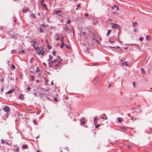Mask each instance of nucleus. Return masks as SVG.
Here are the masks:
<instances>
[{
	"mask_svg": "<svg viewBox=\"0 0 152 152\" xmlns=\"http://www.w3.org/2000/svg\"><path fill=\"white\" fill-rule=\"evenodd\" d=\"M11 67L13 69L15 68V66L13 64H12Z\"/></svg>",
	"mask_w": 152,
	"mask_h": 152,
	"instance_id": "nucleus-23",
	"label": "nucleus"
},
{
	"mask_svg": "<svg viewBox=\"0 0 152 152\" xmlns=\"http://www.w3.org/2000/svg\"><path fill=\"white\" fill-rule=\"evenodd\" d=\"M139 39L140 41H142L143 40V39L142 38L140 37L139 38Z\"/></svg>",
	"mask_w": 152,
	"mask_h": 152,
	"instance_id": "nucleus-33",
	"label": "nucleus"
},
{
	"mask_svg": "<svg viewBox=\"0 0 152 152\" xmlns=\"http://www.w3.org/2000/svg\"><path fill=\"white\" fill-rule=\"evenodd\" d=\"M104 119L106 120H107L108 119V118L107 117H106L105 118H104Z\"/></svg>",
	"mask_w": 152,
	"mask_h": 152,
	"instance_id": "nucleus-55",
	"label": "nucleus"
},
{
	"mask_svg": "<svg viewBox=\"0 0 152 152\" xmlns=\"http://www.w3.org/2000/svg\"><path fill=\"white\" fill-rule=\"evenodd\" d=\"M59 65V64H57L56 65H55V66L56 67H58Z\"/></svg>",
	"mask_w": 152,
	"mask_h": 152,
	"instance_id": "nucleus-43",
	"label": "nucleus"
},
{
	"mask_svg": "<svg viewBox=\"0 0 152 152\" xmlns=\"http://www.w3.org/2000/svg\"><path fill=\"white\" fill-rule=\"evenodd\" d=\"M146 39L147 40H148L149 39V36H147L146 37Z\"/></svg>",
	"mask_w": 152,
	"mask_h": 152,
	"instance_id": "nucleus-34",
	"label": "nucleus"
},
{
	"mask_svg": "<svg viewBox=\"0 0 152 152\" xmlns=\"http://www.w3.org/2000/svg\"><path fill=\"white\" fill-rule=\"evenodd\" d=\"M1 142H2V143H4V140H3V139H2L1 140Z\"/></svg>",
	"mask_w": 152,
	"mask_h": 152,
	"instance_id": "nucleus-46",
	"label": "nucleus"
},
{
	"mask_svg": "<svg viewBox=\"0 0 152 152\" xmlns=\"http://www.w3.org/2000/svg\"><path fill=\"white\" fill-rule=\"evenodd\" d=\"M14 91V90L13 89L11 90L8 91H7L6 93V94H11L13 91Z\"/></svg>",
	"mask_w": 152,
	"mask_h": 152,
	"instance_id": "nucleus-7",
	"label": "nucleus"
},
{
	"mask_svg": "<svg viewBox=\"0 0 152 152\" xmlns=\"http://www.w3.org/2000/svg\"><path fill=\"white\" fill-rule=\"evenodd\" d=\"M111 30H108L107 34V35L108 36L111 33Z\"/></svg>",
	"mask_w": 152,
	"mask_h": 152,
	"instance_id": "nucleus-17",
	"label": "nucleus"
},
{
	"mask_svg": "<svg viewBox=\"0 0 152 152\" xmlns=\"http://www.w3.org/2000/svg\"><path fill=\"white\" fill-rule=\"evenodd\" d=\"M84 15L86 17H88V14H85Z\"/></svg>",
	"mask_w": 152,
	"mask_h": 152,
	"instance_id": "nucleus-45",
	"label": "nucleus"
},
{
	"mask_svg": "<svg viewBox=\"0 0 152 152\" xmlns=\"http://www.w3.org/2000/svg\"><path fill=\"white\" fill-rule=\"evenodd\" d=\"M100 118L101 119H104V118L103 117H102V116H101L100 117Z\"/></svg>",
	"mask_w": 152,
	"mask_h": 152,
	"instance_id": "nucleus-52",
	"label": "nucleus"
},
{
	"mask_svg": "<svg viewBox=\"0 0 152 152\" xmlns=\"http://www.w3.org/2000/svg\"><path fill=\"white\" fill-rule=\"evenodd\" d=\"M31 80L32 81H33L34 80V76H31Z\"/></svg>",
	"mask_w": 152,
	"mask_h": 152,
	"instance_id": "nucleus-24",
	"label": "nucleus"
},
{
	"mask_svg": "<svg viewBox=\"0 0 152 152\" xmlns=\"http://www.w3.org/2000/svg\"><path fill=\"white\" fill-rule=\"evenodd\" d=\"M34 48L35 50L37 51L39 54H40V53H42V50H43L42 47H40V48H39V47H37V48H35V47H34Z\"/></svg>",
	"mask_w": 152,
	"mask_h": 152,
	"instance_id": "nucleus-1",
	"label": "nucleus"
},
{
	"mask_svg": "<svg viewBox=\"0 0 152 152\" xmlns=\"http://www.w3.org/2000/svg\"><path fill=\"white\" fill-rule=\"evenodd\" d=\"M28 9H26L25 10H23V12H24V13H26V12H27V11H28Z\"/></svg>",
	"mask_w": 152,
	"mask_h": 152,
	"instance_id": "nucleus-18",
	"label": "nucleus"
},
{
	"mask_svg": "<svg viewBox=\"0 0 152 152\" xmlns=\"http://www.w3.org/2000/svg\"><path fill=\"white\" fill-rule=\"evenodd\" d=\"M22 148H24V149L28 148V146L27 145H24L23 146Z\"/></svg>",
	"mask_w": 152,
	"mask_h": 152,
	"instance_id": "nucleus-16",
	"label": "nucleus"
},
{
	"mask_svg": "<svg viewBox=\"0 0 152 152\" xmlns=\"http://www.w3.org/2000/svg\"><path fill=\"white\" fill-rule=\"evenodd\" d=\"M45 1L44 0H41V4H43V3Z\"/></svg>",
	"mask_w": 152,
	"mask_h": 152,
	"instance_id": "nucleus-28",
	"label": "nucleus"
},
{
	"mask_svg": "<svg viewBox=\"0 0 152 152\" xmlns=\"http://www.w3.org/2000/svg\"><path fill=\"white\" fill-rule=\"evenodd\" d=\"M21 53H25V51L24 50H22L21 52H20Z\"/></svg>",
	"mask_w": 152,
	"mask_h": 152,
	"instance_id": "nucleus-41",
	"label": "nucleus"
},
{
	"mask_svg": "<svg viewBox=\"0 0 152 152\" xmlns=\"http://www.w3.org/2000/svg\"><path fill=\"white\" fill-rule=\"evenodd\" d=\"M60 39V38H59L58 37L57 39H56V40L57 41L58 40H59Z\"/></svg>",
	"mask_w": 152,
	"mask_h": 152,
	"instance_id": "nucleus-42",
	"label": "nucleus"
},
{
	"mask_svg": "<svg viewBox=\"0 0 152 152\" xmlns=\"http://www.w3.org/2000/svg\"><path fill=\"white\" fill-rule=\"evenodd\" d=\"M123 64L125 65L126 66H128L129 65V64L126 61L124 62V63H123Z\"/></svg>",
	"mask_w": 152,
	"mask_h": 152,
	"instance_id": "nucleus-13",
	"label": "nucleus"
},
{
	"mask_svg": "<svg viewBox=\"0 0 152 152\" xmlns=\"http://www.w3.org/2000/svg\"><path fill=\"white\" fill-rule=\"evenodd\" d=\"M61 11L60 10H55L54 11V13L55 14H56L57 13L61 12Z\"/></svg>",
	"mask_w": 152,
	"mask_h": 152,
	"instance_id": "nucleus-11",
	"label": "nucleus"
},
{
	"mask_svg": "<svg viewBox=\"0 0 152 152\" xmlns=\"http://www.w3.org/2000/svg\"><path fill=\"white\" fill-rule=\"evenodd\" d=\"M86 122L85 121H82V122L81 124L82 125H84L85 123H86Z\"/></svg>",
	"mask_w": 152,
	"mask_h": 152,
	"instance_id": "nucleus-22",
	"label": "nucleus"
},
{
	"mask_svg": "<svg viewBox=\"0 0 152 152\" xmlns=\"http://www.w3.org/2000/svg\"><path fill=\"white\" fill-rule=\"evenodd\" d=\"M10 109L9 107L7 106H5L3 110H4L7 113H8Z\"/></svg>",
	"mask_w": 152,
	"mask_h": 152,
	"instance_id": "nucleus-3",
	"label": "nucleus"
},
{
	"mask_svg": "<svg viewBox=\"0 0 152 152\" xmlns=\"http://www.w3.org/2000/svg\"><path fill=\"white\" fill-rule=\"evenodd\" d=\"M41 5L43 7L45 8H47V6L45 4H41Z\"/></svg>",
	"mask_w": 152,
	"mask_h": 152,
	"instance_id": "nucleus-12",
	"label": "nucleus"
},
{
	"mask_svg": "<svg viewBox=\"0 0 152 152\" xmlns=\"http://www.w3.org/2000/svg\"><path fill=\"white\" fill-rule=\"evenodd\" d=\"M48 80L46 79L45 80V82L46 83L48 82Z\"/></svg>",
	"mask_w": 152,
	"mask_h": 152,
	"instance_id": "nucleus-56",
	"label": "nucleus"
},
{
	"mask_svg": "<svg viewBox=\"0 0 152 152\" xmlns=\"http://www.w3.org/2000/svg\"><path fill=\"white\" fill-rule=\"evenodd\" d=\"M31 89V88H30L29 87H28L27 88V90L28 91H30V90Z\"/></svg>",
	"mask_w": 152,
	"mask_h": 152,
	"instance_id": "nucleus-32",
	"label": "nucleus"
},
{
	"mask_svg": "<svg viewBox=\"0 0 152 152\" xmlns=\"http://www.w3.org/2000/svg\"><path fill=\"white\" fill-rule=\"evenodd\" d=\"M37 151V152H40V151L39 150H38Z\"/></svg>",
	"mask_w": 152,
	"mask_h": 152,
	"instance_id": "nucleus-64",
	"label": "nucleus"
},
{
	"mask_svg": "<svg viewBox=\"0 0 152 152\" xmlns=\"http://www.w3.org/2000/svg\"><path fill=\"white\" fill-rule=\"evenodd\" d=\"M97 117L96 116L94 119V124H96L97 123Z\"/></svg>",
	"mask_w": 152,
	"mask_h": 152,
	"instance_id": "nucleus-8",
	"label": "nucleus"
},
{
	"mask_svg": "<svg viewBox=\"0 0 152 152\" xmlns=\"http://www.w3.org/2000/svg\"><path fill=\"white\" fill-rule=\"evenodd\" d=\"M30 16L31 17H32L33 18H35V15L34 14H31V15Z\"/></svg>",
	"mask_w": 152,
	"mask_h": 152,
	"instance_id": "nucleus-26",
	"label": "nucleus"
},
{
	"mask_svg": "<svg viewBox=\"0 0 152 152\" xmlns=\"http://www.w3.org/2000/svg\"><path fill=\"white\" fill-rule=\"evenodd\" d=\"M49 58L48 60V61H50V60H52V59H53L52 56H51V55H49Z\"/></svg>",
	"mask_w": 152,
	"mask_h": 152,
	"instance_id": "nucleus-10",
	"label": "nucleus"
},
{
	"mask_svg": "<svg viewBox=\"0 0 152 152\" xmlns=\"http://www.w3.org/2000/svg\"><path fill=\"white\" fill-rule=\"evenodd\" d=\"M86 34V33L85 32H83V34L81 35L82 36H83L84 37Z\"/></svg>",
	"mask_w": 152,
	"mask_h": 152,
	"instance_id": "nucleus-30",
	"label": "nucleus"
},
{
	"mask_svg": "<svg viewBox=\"0 0 152 152\" xmlns=\"http://www.w3.org/2000/svg\"><path fill=\"white\" fill-rule=\"evenodd\" d=\"M127 147L128 148H131V146H127Z\"/></svg>",
	"mask_w": 152,
	"mask_h": 152,
	"instance_id": "nucleus-62",
	"label": "nucleus"
},
{
	"mask_svg": "<svg viewBox=\"0 0 152 152\" xmlns=\"http://www.w3.org/2000/svg\"><path fill=\"white\" fill-rule=\"evenodd\" d=\"M39 137V136H37V137H36V138L37 139L38 138V137Z\"/></svg>",
	"mask_w": 152,
	"mask_h": 152,
	"instance_id": "nucleus-63",
	"label": "nucleus"
},
{
	"mask_svg": "<svg viewBox=\"0 0 152 152\" xmlns=\"http://www.w3.org/2000/svg\"><path fill=\"white\" fill-rule=\"evenodd\" d=\"M15 152H19V150L18 148H17L15 150Z\"/></svg>",
	"mask_w": 152,
	"mask_h": 152,
	"instance_id": "nucleus-25",
	"label": "nucleus"
},
{
	"mask_svg": "<svg viewBox=\"0 0 152 152\" xmlns=\"http://www.w3.org/2000/svg\"><path fill=\"white\" fill-rule=\"evenodd\" d=\"M51 85H53L54 83H53V82H52L51 83Z\"/></svg>",
	"mask_w": 152,
	"mask_h": 152,
	"instance_id": "nucleus-61",
	"label": "nucleus"
},
{
	"mask_svg": "<svg viewBox=\"0 0 152 152\" xmlns=\"http://www.w3.org/2000/svg\"><path fill=\"white\" fill-rule=\"evenodd\" d=\"M36 81L37 83H39V81L38 80H37Z\"/></svg>",
	"mask_w": 152,
	"mask_h": 152,
	"instance_id": "nucleus-50",
	"label": "nucleus"
},
{
	"mask_svg": "<svg viewBox=\"0 0 152 152\" xmlns=\"http://www.w3.org/2000/svg\"><path fill=\"white\" fill-rule=\"evenodd\" d=\"M39 29L40 30V32L41 33H43V29H42L41 28H39Z\"/></svg>",
	"mask_w": 152,
	"mask_h": 152,
	"instance_id": "nucleus-19",
	"label": "nucleus"
},
{
	"mask_svg": "<svg viewBox=\"0 0 152 152\" xmlns=\"http://www.w3.org/2000/svg\"><path fill=\"white\" fill-rule=\"evenodd\" d=\"M65 46H66V48H68V49H70L71 48V47L70 46H67L66 45H65Z\"/></svg>",
	"mask_w": 152,
	"mask_h": 152,
	"instance_id": "nucleus-29",
	"label": "nucleus"
},
{
	"mask_svg": "<svg viewBox=\"0 0 152 152\" xmlns=\"http://www.w3.org/2000/svg\"><path fill=\"white\" fill-rule=\"evenodd\" d=\"M15 50H12L11 51V53L12 54H13L14 53V52Z\"/></svg>",
	"mask_w": 152,
	"mask_h": 152,
	"instance_id": "nucleus-49",
	"label": "nucleus"
},
{
	"mask_svg": "<svg viewBox=\"0 0 152 152\" xmlns=\"http://www.w3.org/2000/svg\"><path fill=\"white\" fill-rule=\"evenodd\" d=\"M48 48H49V49H51V47L50 46H48Z\"/></svg>",
	"mask_w": 152,
	"mask_h": 152,
	"instance_id": "nucleus-59",
	"label": "nucleus"
},
{
	"mask_svg": "<svg viewBox=\"0 0 152 152\" xmlns=\"http://www.w3.org/2000/svg\"><path fill=\"white\" fill-rule=\"evenodd\" d=\"M100 126V125L99 124H95V127L96 128H98V127Z\"/></svg>",
	"mask_w": 152,
	"mask_h": 152,
	"instance_id": "nucleus-21",
	"label": "nucleus"
},
{
	"mask_svg": "<svg viewBox=\"0 0 152 152\" xmlns=\"http://www.w3.org/2000/svg\"><path fill=\"white\" fill-rule=\"evenodd\" d=\"M40 113L39 112H38L37 113V115H39Z\"/></svg>",
	"mask_w": 152,
	"mask_h": 152,
	"instance_id": "nucleus-54",
	"label": "nucleus"
},
{
	"mask_svg": "<svg viewBox=\"0 0 152 152\" xmlns=\"http://www.w3.org/2000/svg\"><path fill=\"white\" fill-rule=\"evenodd\" d=\"M71 22V21L70 20H68L67 21V22H66V23L67 24H68V23H70Z\"/></svg>",
	"mask_w": 152,
	"mask_h": 152,
	"instance_id": "nucleus-38",
	"label": "nucleus"
},
{
	"mask_svg": "<svg viewBox=\"0 0 152 152\" xmlns=\"http://www.w3.org/2000/svg\"><path fill=\"white\" fill-rule=\"evenodd\" d=\"M108 21H112V20L111 19V18H108Z\"/></svg>",
	"mask_w": 152,
	"mask_h": 152,
	"instance_id": "nucleus-48",
	"label": "nucleus"
},
{
	"mask_svg": "<svg viewBox=\"0 0 152 152\" xmlns=\"http://www.w3.org/2000/svg\"><path fill=\"white\" fill-rule=\"evenodd\" d=\"M111 9L112 10H119L118 7L115 5L112 7Z\"/></svg>",
	"mask_w": 152,
	"mask_h": 152,
	"instance_id": "nucleus-4",
	"label": "nucleus"
},
{
	"mask_svg": "<svg viewBox=\"0 0 152 152\" xmlns=\"http://www.w3.org/2000/svg\"><path fill=\"white\" fill-rule=\"evenodd\" d=\"M54 100L55 102H57L58 101V99L57 97H56L54 98Z\"/></svg>",
	"mask_w": 152,
	"mask_h": 152,
	"instance_id": "nucleus-27",
	"label": "nucleus"
},
{
	"mask_svg": "<svg viewBox=\"0 0 152 152\" xmlns=\"http://www.w3.org/2000/svg\"><path fill=\"white\" fill-rule=\"evenodd\" d=\"M19 99H23L24 97H23V95L22 94H21L19 96Z\"/></svg>",
	"mask_w": 152,
	"mask_h": 152,
	"instance_id": "nucleus-14",
	"label": "nucleus"
},
{
	"mask_svg": "<svg viewBox=\"0 0 152 152\" xmlns=\"http://www.w3.org/2000/svg\"><path fill=\"white\" fill-rule=\"evenodd\" d=\"M113 13L114 14H115L116 13V12L115 11H113Z\"/></svg>",
	"mask_w": 152,
	"mask_h": 152,
	"instance_id": "nucleus-57",
	"label": "nucleus"
},
{
	"mask_svg": "<svg viewBox=\"0 0 152 152\" xmlns=\"http://www.w3.org/2000/svg\"><path fill=\"white\" fill-rule=\"evenodd\" d=\"M31 45L34 46V47H35L34 46L36 45V44L37 43L34 41H31Z\"/></svg>",
	"mask_w": 152,
	"mask_h": 152,
	"instance_id": "nucleus-5",
	"label": "nucleus"
},
{
	"mask_svg": "<svg viewBox=\"0 0 152 152\" xmlns=\"http://www.w3.org/2000/svg\"><path fill=\"white\" fill-rule=\"evenodd\" d=\"M61 41H62V42H63V41H64V39H63V38H61Z\"/></svg>",
	"mask_w": 152,
	"mask_h": 152,
	"instance_id": "nucleus-58",
	"label": "nucleus"
},
{
	"mask_svg": "<svg viewBox=\"0 0 152 152\" xmlns=\"http://www.w3.org/2000/svg\"><path fill=\"white\" fill-rule=\"evenodd\" d=\"M56 51H54L53 52V54L54 56H55V55H56Z\"/></svg>",
	"mask_w": 152,
	"mask_h": 152,
	"instance_id": "nucleus-31",
	"label": "nucleus"
},
{
	"mask_svg": "<svg viewBox=\"0 0 152 152\" xmlns=\"http://www.w3.org/2000/svg\"><path fill=\"white\" fill-rule=\"evenodd\" d=\"M33 123H34L35 124V125H37V123H36V121H35V120H34V121H33Z\"/></svg>",
	"mask_w": 152,
	"mask_h": 152,
	"instance_id": "nucleus-35",
	"label": "nucleus"
},
{
	"mask_svg": "<svg viewBox=\"0 0 152 152\" xmlns=\"http://www.w3.org/2000/svg\"><path fill=\"white\" fill-rule=\"evenodd\" d=\"M118 121L119 123H121L122 121V119L121 118H118Z\"/></svg>",
	"mask_w": 152,
	"mask_h": 152,
	"instance_id": "nucleus-15",
	"label": "nucleus"
},
{
	"mask_svg": "<svg viewBox=\"0 0 152 152\" xmlns=\"http://www.w3.org/2000/svg\"><path fill=\"white\" fill-rule=\"evenodd\" d=\"M86 51L87 52H88V48H87V49H86Z\"/></svg>",
	"mask_w": 152,
	"mask_h": 152,
	"instance_id": "nucleus-60",
	"label": "nucleus"
},
{
	"mask_svg": "<svg viewBox=\"0 0 152 152\" xmlns=\"http://www.w3.org/2000/svg\"><path fill=\"white\" fill-rule=\"evenodd\" d=\"M114 42V41H110V42L111 43H113Z\"/></svg>",
	"mask_w": 152,
	"mask_h": 152,
	"instance_id": "nucleus-53",
	"label": "nucleus"
},
{
	"mask_svg": "<svg viewBox=\"0 0 152 152\" xmlns=\"http://www.w3.org/2000/svg\"><path fill=\"white\" fill-rule=\"evenodd\" d=\"M64 45H65L64 43V42H62L60 46L61 48H62Z\"/></svg>",
	"mask_w": 152,
	"mask_h": 152,
	"instance_id": "nucleus-9",
	"label": "nucleus"
},
{
	"mask_svg": "<svg viewBox=\"0 0 152 152\" xmlns=\"http://www.w3.org/2000/svg\"><path fill=\"white\" fill-rule=\"evenodd\" d=\"M134 117H132L131 118V120L132 121H133L134 120Z\"/></svg>",
	"mask_w": 152,
	"mask_h": 152,
	"instance_id": "nucleus-51",
	"label": "nucleus"
},
{
	"mask_svg": "<svg viewBox=\"0 0 152 152\" xmlns=\"http://www.w3.org/2000/svg\"><path fill=\"white\" fill-rule=\"evenodd\" d=\"M33 59H34V58H31L30 59V63H31L32 61L33 60Z\"/></svg>",
	"mask_w": 152,
	"mask_h": 152,
	"instance_id": "nucleus-39",
	"label": "nucleus"
},
{
	"mask_svg": "<svg viewBox=\"0 0 152 152\" xmlns=\"http://www.w3.org/2000/svg\"><path fill=\"white\" fill-rule=\"evenodd\" d=\"M44 52L43 51V52H42V53H40V54H42V55H44Z\"/></svg>",
	"mask_w": 152,
	"mask_h": 152,
	"instance_id": "nucleus-44",
	"label": "nucleus"
},
{
	"mask_svg": "<svg viewBox=\"0 0 152 152\" xmlns=\"http://www.w3.org/2000/svg\"><path fill=\"white\" fill-rule=\"evenodd\" d=\"M57 61L56 60H53V61L50 62L48 63V64L49 65V66L50 67H52V65H50V64H51V63H54V62H56Z\"/></svg>",
	"mask_w": 152,
	"mask_h": 152,
	"instance_id": "nucleus-6",
	"label": "nucleus"
},
{
	"mask_svg": "<svg viewBox=\"0 0 152 152\" xmlns=\"http://www.w3.org/2000/svg\"><path fill=\"white\" fill-rule=\"evenodd\" d=\"M132 23L133 24V26L134 27L137 24V23L136 22H133Z\"/></svg>",
	"mask_w": 152,
	"mask_h": 152,
	"instance_id": "nucleus-20",
	"label": "nucleus"
},
{
	"mask_svg": "<svg viewBox=\"0 0 152 152\" xmlns=\"http://www.w3.org/2000/svg\"><path fill=\"white\" fill-rule=\"evenodd\" d=\"M81 5L80 4H78L77 5V7H80V6Z\"/></svg>",
	"mask_w": 152,
	"mask_h": 152,
	"instance_id": "nucleus-40",
	"label": "nucleus"
},
{
	"mask_svg": "<svg viewBox=\"0 0 152 152\" xmlns=\"http://www.w3.org/2000/svg\"><path fill=\"white\" fill-rule=\"evenodd\" d=\"M111 24L113 25L111 26V28L113 29L118 28V27L119 26V25L118 24L113 23H112Z\"/></svg>",
	"mask_w": 152,
	"mask_h": 152,
	"instance_id": "nucleus-2",
	"label": "nucleus"
},
{
	"mask_svg": "<svg viewBox=\"0 0 152 152\" xmlns=\"http://www.w3.org/2000/svg\"><path fill=\"white\" fill-rule=\"evenodd\" d=\"M133 85L134 87H135V82L133 83Z\"/></svg>",
	"mask_w": 152,
	"mask_h": 152,
	"instance_id": "nucleus-36",
	"label": "nucleus"
},
{
	"mask_svg": "<svg viewBox=\"0 0 152 152\" xmlns=\"http://www.w3.org/2000/svg\"><path fill=\"white\" fill-rule=\"evenodd\" d=\"M141 70L142 71L143 73H144V69L143 68H141Z\"/></svg>",
	"mask_w": 152,
	"mask_h": 152,
	"instance_id": "nucleus-37",
	"label": "nucleus"
},
{
	"mask_svg": "<svg viewBox=\"0 0 152 152\" xmlns=\"http://www.w3.org/2000/svg\"><path fill=\"white\" fill-rule=\"evenodd\" d=\"M43 64L45 66H46V64L45 63L43 62Z\"/></svg>",
	"mask_w": 152,
	"mask_h": 152,
	"instance_id": "nucleus-47",
	"label": "nucleus"
}]
</instances>
